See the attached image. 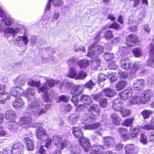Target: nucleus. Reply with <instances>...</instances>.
<instances>
[{
    "label": "nucleus",
    "mask_w": 154,
    "mask_h": 154,
    "mask_svg": "<svg viewBox=\"0 0 154 154\" xmlns=\"http://www.w3.org/2000/svg\"><path fill=\"white\" fill-rule=\"evenodd\" d=\"M137 39H126V43L128 46H133L137 42Z\"/></svg>",
    "instance_id": "obj_44"
},
{
    "label": "nucleus",
    "mask_w": 154,
    "mask_h": 154,
    "mask_svg": "<svg viewBox=\"0 0 154 154\" xmlns=\"http://www.w3.org/2000/svg\"><path fill=\"white\" fill-rule=\"evenodd\" d=\"M152 43L150 44V50L149 51L150 57L148 61V66L154 68V39Z\"/></svg>",
    "instance_id": "obj_7"
},
{
    "label": "nucleus",
    "mask_w": 154,
    "mask_h": 154,
    "mask_svg": "<svg viewBox=\"0 0 154 154\" xmlns=\"http://www.w3.org/2000/svg\"><path fill=\"white\" fill-rule=\"evenodd\" d=\"M133 52L134 56L136 57H139L142 54L141 50L138 48H134Z\"/></svg>",
    "instance_id": "obj_51"
},
{
    "label": "nucleus",
    "mask_w": 154,
    "mask_h": 154,
    "mask_svg": "<svg viewBox=\"0 0 154 154\" xmlns=\"http://www.w3.org/2000/svg\"><path fill=\"white\" fill-rule=\"evenodd\" d=\"M140 142L144 144H146L147 143V139L144 133H142L141 134L140 139Z\"/></svg>",
    "instance_id": "obj_59"
},
{
    "label": "nucleus",
    "mask_w": 154,
    "mask_h": 154,
    "mask_svg": "<svg viewBox=\"0 0 154 154\" xmlns=\"http://www.w3.org/2000/svg\"><path fill=\"white\" fill-rule=\"evenodd\" d=\"M32 121L31 118L29 116H25L22 117L20 120L21 126L25 128H28L32 125L33 127L37 128L35 131L36 135L38 139H40L43 141H48L46 143L45 147L48 149L51 146L52 140L48 139V136L46 134V130L41 127L42 123H35L32 124Z\"/></svg>",
    "instance_id": "obj_1"
},
{
    "label": "nucleus",
    "mask_w": 154,
    "mask_h": 154,
    "mask_svg": "<svg viewBox=\"0 0 154 154\" xmlns=\"http://www.w3.org/2000/svg\"><path fill=\"white\" fill-rule=\"evenodd\" d=\"M108 28H112L115 30H119L120 29L119 25L117 22H115L111 24L108 27Z\"/></svg>",
    "instance_id": "obj_49"
},
{
    "label": "nucleus",
    "mask_w": 154,
    "mask_h": 154,
    "mask_svg": "<svg viewBox=\"0 0 154 154\" xmlns=\"http://www.w3.org/2000/svg\"><path fill=\"white\" fill-rule=\"evenodd\" d=\"M127 84V82L126 81H120L116 83V88L117 91H120L123 89Z\"/></svg>",
    "instance_id": "obj_33"
},
{
    "label": "nucleus",
    "mask_w": 154,
    "mask_h": 154,
    "mask_svg": "<svg viewBox=\"0 0 154 154\" xmlns=\"http://www.w3.org/2000/svg\"><path fill=\"white\" fill-rule=\"evenodd\" d=\"M118 131L119 134L121 135V137L125 140L137 137L139 135L138 130L136 128H133L131 130V134H129L126 128H120L118 129Z\"/></svg>",
    "instance_id": "obj_4"
},
{
    "label": "nucleus",
    "mask_w": 154,
    "mask_h": 154,
    "mask_svg": "<svg viewBox=\"0 0 154 154\" xmlns=\"http://www.w3.org/2000/svg\"><path fill=\"white\" fill-rule=\"evenodd\" d=\"M120 111L123 117L129 116L130 113V111L129 109L125 108H122Z\"/></svg>",
    "instance_id": "obj_50"
},
{
    "label": "nucleus",
    "mask_w": 154,
    "mask_h": 154,
    "mask_svg": "<svg viewBox=\"0 0 154 154\" xmlns=\"http://www.w3.org/2000/svg\"><path fill=\"white\" fill-rule=\"evenodd\" d=\"M136 93L133 97L132 99L129 101V103H128V105L140 103H143V101L142 96L140 95L138 92H137Z\"/></svg>",
    "instance_id": "obj_8"
},
{
    "label": "nucleus",
    "mask_w": 154,
    "mask_h": 154,
    "mask_svg": "<svg viewBox=\"0 0 154 154\" xmlns=\"http://www.w3.org/2000/svg\"><path fill=\"white\" fill-rule=\"evenodd\" d=\"M108 78L107 75L104 73H100L97 79V82L100 84L101 82L105 80Z\"/></svg>",
    "instance_id": "obj_40"
},
{
    "label": "nucleus",
    "mask_w": 154,
    "mask_h": 154,
    "mask_svg": "<svg viewBox=\"0 0 154 154\" xmlns=\"http://www.w3.org/2000/svg\"><path fill=\"white\" fill-rule=\"evenodd\" d=\"M71 100L72 102L75 105H77L78 103V100L77 97L75 96H73Z\"/></svg>",
    "instance_id": "obj_63"
},
{
    "label": "nucleus",
    "mask_w": 154,
    "mask_h": 154,
    "mask_svg": "<svg viewBox=\"0 0 154 154\" xmlns=\"http://www.w3.org/2000/svg\"><path fill=\"white\" fill-rule=\"evenodd\" d=\"M24 90L20 87H14L10 90V94L12 96L16 97L21 95L24 92Z\"/></svg>",
    "instance_id": "obj_13"
},
{
    "label": "nucleus",
    "mask_w": 154,
    "mask_h": 154,
    "mask_svg": "<svg viewBox=\"0 0 154 154\" xmlns=\"http://www.w3.org/2000/svg\"><path fill=\"white\" fill-rule=\"evenodd\" d=\"M76 60L74 57H72L67 59L66 62L69 66H72L75 62Z\"/></svg>",
    "instance_id": "obj_54"
},
{
    "label": "nucleus",
    "mask_w": 154,
    "mask_h": 154,
    "mask_svg": "<svg viewBox=\"0 0 154 154\" xmlns=\"http://www.w3.org/2000/svg\"><path fill=\"white\" fill-rule=\"evenodd\" d=\"M24 147L22 143L15 142L11 147V152L13 154H23Z\"/></svg>",
    "instance_id": "obj_6"
},
{
    "label": "nucleus",
    "mask_w": 154,
    "mask_h": 154,
    "mask_svg": "<svg viewBox=\"0 0 154 154\" xmlns=\"http://www.w3.org/2000/svg\"><path fill=\"white\" fill-rule=\"evenodd\" d=\"M24 104L23 100L20 97L16 98L12 102L13 106L16 109L22 106Z\"/></svg>",
    "instance_id": "obj_27"
},
{
    "label": "nucleus",
    "mask_w": 154,
    "mask_h": 154,
    "mask_svg": "<svg viewBox=\"0 0 154 154\" xmlns=\"http://www.w3.org/2000/svg\"><path fill=\"white\" fill-rule=\"evenodd\" d=\"M77 64L81 69H85L89 65V61L87 60L82 59L77 61Z\"/></svg>",
    "instance_id": "obj_30"
},
{
    "label": "nucleus",
    "mask_w": 154,
    "mask_h": 154,
    "mask_svg": "<svg viewBox=\"0 0 154 154\" xmlns=\"http://www.w3.org/2000/svg\"><path fill=\"white\" fill-rule=\"evenodd\" d=\"M120 63L122 68L126 70H129L132 67V61L128 58H122Z\"/></svg>",
    "instance_id": "obj_11"
},
{
    "label": "nucleus",
    "mask_w": 154,
    "mask_h": 154,
    "mask_svg": "<svg viewBox=\"0 0 154 154\" xmlns=\"http://www.w3.org/2000/svg\"><path fill=\"white\" fill-rule=\"evenodd\" d=\"M80 100L87 104H90L92 102L91 98L90 96L84 95L81 96Z\"/></svg>",
    "instance_id": "obj_32"
},
{
    "label": "nucleus",
    "mask_w": 154,
    "mask_h": 154,
    "mask_svg": "<svg viewBox=\"0 0 154 154\" xmlns=\"http://www.w3.org/2000/svg\"><path fill=\"white\" fill-rule=\"evenodd\" d=\"M95 85V84L91 80H90L85 85V87L90 89H92Z\"/></svg>",
    "instance_id": "obj_57"
},
{
    "label": "nucleus",
    "mask_w": 154,
    "mask_h": 154,
    "mask_svg": "<svg viewBox=\"0 0 154 154\" xmlns=\"http://www.w3.org/2000/svg\"><path fill=\"white\" fill-rule=\"evenodd\" d=\"M134 145L129 144L126 145L125 150L126 154H137V151Z\"/></svg>",
    "instance_id": "obj_19"
},
{
    "label": "nucleus",
    "mask_w": 154,
    "mask_h": 154,
    "mask_svg": "<svg viewBox=\"0 0 154 154\" xmlns=\"http://www.w3.org/2000/svg\"><path fill=\"white\" fill-rule=\"evenodd\" d=\"M35 91L32 88H28L25 91V96L28 101L27 110L36 116H38L46 113L43 108L40 109L39 104L36 100L35 97Z\"/></svg>",
    "instance_id": "obj_2"
},
{
    "label": "nucleus",
    "mask_w": 154,
    "mask_h": 154,
    "mask_svg": "<svg viewBox=\"0 0 154 154\" xmlns=\"http://www.w3.org/2000/svg\"><path fill=\"white\" fill-rule=\"evenodd\" d=\"M44 78L46 82L42 84L41 87L38 88V90L39 93H42L45 90H49L50 88L54 87L55 84H58L59 83V81L58 80L49 79L45 77Z\"/></svg>",
    "instance_id": "obj_5"
},
{
    "label": "nucleus",
    "mask_w": 154,
    "mask_h": 154,
    "mask_svg": "<svg viewBox=\"0 0 154 154\" xmlns=\"http://www.w3.org/2000/svg\"><path fill=\"white\" fill-rule=\"evenodd\" d=\"M130 48L127 46H122L119 48L118 55L120 58H124L125 56L127 55L130 51Z\"/></svg>",
    "instance_id": "obj_16"
},
{
    "label": "nucleus",
    "mask_w": 154,
    "mask_h": 154,
    "mask_svg": "<svg viewBox=\"0 0 154 154\" xmlns=\"http://www.w3.org/2000/svg\"><path fill=\"white\" fill-rule=\"evenodd\" d=\"M8 134L7 132L2 128H0V137H8Z\"/></svg>",
    "instance_id": "obj_60"
},
{
    "label": "nucleus",
    "mask_w": 154,
    "mask_h": 154,
    "mask_svg": "<svg viewBox=\"0 0 154 154\" xmlns=\"http://www.w3.org/2000/svg\"><path fill=\"white\" fill-rule=\"evenodd\" d=\"M102 93L106 97H111L115 94L116 91L111 88H106L103 90Z\"/></svg>",
    "instance_id": "obj_28"
},
{
    "label": "nucleus",
    "mask_w": 154,
    "mask_h": 154,
    "mask_svg": "<svg viewBox=\"0 0 154 154\" xmlns=\"http://www.w3.org/2000/svg\"><path fill=\"white\" fill-rule=\"evenodd\" d=\"M139 63L138 62L135 63L133 64V68L134 70L133 71L134 73L136 72L137 70L139 68Z\"/></svg>",
    "instance_id": "obj_62"
},
{
    "label": "nucleus",
    "mask_w": 154,
    "mask_h": 154,
    "mask_svg": "<svg viewBox=\"0 0 154 154\" xmlns=\"http://www.w3.org/2000/svg\"><path fill=\"white\" fill-rule=\"evenodd\" d=\"M23 142L26 143V149L29 151L32 150L34 148V145L32 141L28 137H25L23 139Z\"/></svg>",
    "instance_id": "obj_25"
},
{
    "label": "nucleus",
    "mask_w": 154,
    "mask_h": 154,
    "mask_svg": "<svg viewBox=\"0 0 154 154\" xmlns=\"http://www.w3.org/2000/svg\"><path fill=\"white\" fill-rule=\"evenodd\" d=\"M79 139L80 145L84 148L85 151H88V149L90 147L89 140L88 139L84 138L83 136Z\"/></svg>",
    "instance_id": "obj_15"
},
{
    "label": "nucleus",
    "mask_w": 154,
    "mask_h": 154,
    "mask_svg": "<svg viewBox=\"0 0 154 154\" xmlns=\"http://www.w3.org/2000/svg\"><path fill=\"white\" fill-rule=\"evenodd\" d=\"M95 118V114L91 116L88 115L86 113L82 115L81 119V123L80 124L88 123L93 121Z\"/></svg>",
    "instance_id": "obj_14"
},
{
    "label": "nucleus",
    "mask_w": 154,
    "mask_h": 154,
    "mask_svg": "<svg viewBox=\"0 0 154 154\" xmlns=\"http://www.w3.org/2000/svg\"><path fill=\"white\" fill-rule=\"evenodd\" d=\"M71 108L72 107L70 104H66L63 106L62 110L64 112H68Z\"/></svg>",
    "instance_id": "obj_58"
},
{
    "label": "nucleus",
    "mask_w": 154,
    "mask_h": 154,
    "mask_svg": "<svg viewBox=\"0 0 154 154\" xmlns=\"http://www.w3.org/2000/svg\"><path fill=\"white\" fill-rule=\"evenodd\" d=\"M80 125L81 128L85 129L93 130L94 129L95 127L97 126L95 124H93L86 125V123L80 124Z\"/></svg>",
    "instance_id": "obj_38"
},
{
    "label": "nucleus",
    "mask_w": 154,
    "mask_h": 154,
    "mask_svg": "<svg viewBox=\"0 0 154 154\" xmlns=\"http://www.w3.org/2000/svg\"><path fill=\"white\" fill-rule=\"evenodd\" d=\"M132 90L131 89L125 90L119 94V98L121 100H126L129 99L132 95Z\"/></svg>",
    "instance_id": "obj_22"
},
{
    "label": "nucleus",
    "mask_w": 154,
    "mask_h": 154,
    "mask_svg": "<svg viewBox=\"0 0 154 154\" xmlns=\"http://www.w3.org/2000/svg\"><path fill=\"white\" fill-rule=\"evenodd\" d=\"M144 85V80L142 79H137L133 82V88L135 91L142 90Z\"/></svg>",
    "instance_id": "obj_9"
},
{
    "label": "nucleus",
    "mask_w": 154,
    "mask_h": 154,
    "mask_svg": "<svg viewBox=\"0 0 154 154\" xmlns=\"http://www.w3.org/2000/svg\"><path fill=\"white\" fill-rule=\"evenodd\" d=\"M152 95V92L150 90H147L144 91L142 94V97L143 100V103H147L150 100Z\"/></svg>",
    "instance_id": "obj_24"
},
{
    "label": "nucleus",
    "mask_w": 154,
    "mask_h": 154,
    "mask_svg": "<svg viewBox=\"0 0 154 154\" xmlns=\"http://www.w3.org/2000/svg\"><path fill=\"white\" fill-rule=\"evenodd\" d=\"M25 82V80L22 76H19L14 81V82L15 84L22 85H24Z\"/></svg>",
    "instance_id": "obj_39"
},
{
    "label": "nucleus",
    "mask_w": 154,
    "mask_h": 154,
    "mask_svg": "<svg viewBox=\"0 0 154 154\" xmlns=\"http://www.w3.org/2000/svg\"><path fill=\"white\" fill-rule=\"evenodd\" d=\"M11 97V94L5 92L4 94L0 95V103L3 104L5 101L9 99Z\"/></svg>",
    "instance_id": "obj_34"
},
{
    "label": "nucleus",
    "mask_w": 154,
    "mask_h": 154,
    "mask_svg": "<svg viewBox=\"0 0 154 154\" xmlns=\"http://www.w3.org/2000/svg\"><path fill=\"white\" fill-rule=\"evenodd\" d=\"M51 1L54 7H60L63 4V0H51Z\"/></svg>",
    "instance_id": "obj_47"
},
{
    "label": "nucleus",
    "mask_w": 154,
    "mask_h": 154,
    "mask_svg": "<svg viewBox=\"0 0 154 154\" xmlns=\"http://www.w3.org/2000/svg\"><path fill=\"white\" fill-rule=\"evenodd\" d=\"M96 43L94 44L88 48L87 56L92 59L91 61V68L95 70L100 66V61L97 57V55L102 53L103 51V47L100 45H97Z\"/></svg>",
    "instance_id": "obj_3"
},
{
    "label": "nucleus",
    "mask_w": 154,
    "mask_h": 154,
    "mask_svg": "<svg viewBox=\"0 0 154 154\" xmlns=\"http://www.w3.org/2000/svg\"><path fill=\"white\" fill-rule=\"evenodd\" d=\"M28 84L32 87H38L41 84L40 81L36 82L32 79H29L27 82Z\"/></svg>",
    "instance_id": "obj_42"
},
{
    "label": "nucleus",
    "mask_w": 154,
    "mask_h": 154,
    "mask_svg": "<svg viewBox=\"0 0 154 154\" xmlns=\"http://www.w3.org/2000/svg\"><path fill=\"white\" fill-rule=\"evenodd\" d=\"M5 23L7 26H11V20L9 18H7L5 20Z\"/></svg>",
    "instance_id": "obj_64"
},
{
    "label": "nucleus",
    "mask_w": 154,
    "mask_h": 154,
    "mask_svg": "<svg viewBox=\"0 0 154 154\" xmlns=\"http://www.w3.org/2000/svg\"><path fill=\"white\" fill-rule=\"evenodd\" d=\"M152 112L150 110H145L143 111L141 113L144 119L149 118L150 114H152Z\"/></svg>",
    "instance_id": "obj_45"
},
{
    "label": "nucleus",
    "mask_w": 154,
    "mask_h": 154,
    "mask_svg": "<svg viewBox=\"0 0 154 154\" xmlns=\"http://www.w3.org/2000/svg\"><path fill=\"white\" fill-rule=\"evenodd\" d=\"M109 79H110L111 81L112 82H114L116 81L117 79V77L116 74L112 73L111 76H109Z\"/></svg>",
    "instance_id": "obj_61"
},
{
    "label": "nucleus",
    "mask_w": 154,
    "mask_h": 154,
    "mask_svg": "<svg viewBox=\"0 0 154 154\" xmlns=\"http://www.w3.org/2000/svg\"><path fill=\"white\" fill-rule=\"evenodd\" d=\"M82 85H74L71 89L70 93L71 94L75 96L80 95L82 91Z\"/></svg>",
    "instance_id": "obj_17"
},
{
    "label": "nucleus",
    "mask_w": 154,
    "mask_h": 154,
    "mask_svg": "<svg viewBox=\"0 0 154 154\" xmlns=\"http://www.w3.org/2000/svg\"><path fill=\"white\" fill-rule=\"evenodd\" d=\"M77 75V71L75 68L73 67L69 68L67 76L70 78H75L76 79V78Z\"/></svg>",
    "instance_id": "obj_31"
},
{
    "label": "nucleus",
    "mask_w": 154,
    "mask_h": 154,
    "mask_svg": "<svg viewBox=\"0 0 154 154\" xmlns=\"http://www.w3.org/2000/svg\"><path fill=\"white\" fill-rule=\"evenodd\" d=\"M108 67L110 69H115L118 68V66L116 63V61H113L109 64Z\"/></svg>",
    "instance_id": "obj_56"
},
{
    "label": "nucleus",
    "mask_w": 154,
    "mask_h": 154,
    "mask_svg": "<svg viewBox=\"0 0 154 154\" xmlns=\"http://www.w3.org/2000/svg\"><path fill=\"white\" fill-rule=\"evenodd\" d=\"M7 128L11 132H14L18 128L19 126L18 124L15 120L11 121V122H8L6 123Z\"/></svg>",
    "instance_id": "obj_18"
},
{
    "label": "nucleus",
    "mask_w": 154,
    "mask_h": 154,
    "mask_svg": "<svg viewBox=\"0 0 154 154\" xmlns=\"http://www.w3.org/2000/svg\"><path fill=\"white\" fill-rule=\"evenodd\" d=\"M59 99L63 102H68L70 99V97L65 95H61L59 97Z\"/></svg>",
    "instance_id": "obj_55"
},
{
    "label": "nucleus",
    "mask_w": 154,
    "mask_h": 154,
    "mask_svg": "<svg viewBox=\"0 0 154 154\" xmlns=\"http://www.w3.org/2000/svg\"><path fill=\"white\" fill-rule=\"evenodd\" d=\"M81 128L79 124L78 127H72V133L74 137L78 138L79 139L80 137H82L83 134L82 132Z\"/></svg>",
    "instance_id": "obj_21"
},
{
    "label": "nucleus",
    "mask_w": 154,
    "mask_h": 154,
    "mask_svg": "<svg viewBox=\"0 0 154 154\" xmlns=\"http://www.w3.org/2000/svg\"><path fill=\"white\" fill-rule=\"evenodd\" d=\"M99 109L100 108L98 105L96 104H94L89 107L88 110L90 112L92 113V115L95 114L96 117V116L99 115L98 113L99 112Z\"/></svg>",
    "instance_id": "obj_29"
},
{
    "label": "nucleus",
    "mask_w": 154,
    "mask_h": 154,
    "mask_svg": "<svg viewBox=\"0 0 154 154\" xmlns=\"http://www.w3.org/2000/svg\"><path fill=\"white\" fill-rule=\"evenodd\" d=\"M104 38H112L114 36L112 31L110 30H109L106 31L104 35Z\"/></svg>",
    "instance_id": "obj_52"
},
{
    "label": "nucleus",
    "mask_w": 154,
    "mask_h": 154,
    "mask_svg": "<svg viewBox=\"0 0 154 154\" xmlns=\"http://www.w3.org/2000/svg\"><path fill=\"white\" fill-rule=\"evenodd\" d=\"M69 122L71 124H74L79 119V115L76 113L71 114L69 117Z\"/></svg>",
    "instance_id": "obj_35"
},
{
    "label": "nucleus",
    "mask_w": 154,
    "mask_h": 154,
    "mask_svg": "<svg viewBox=\"0 0 154 154\" xmlns=\"http://www.w3.org/2000/svg\"><path fill=\"white\" fill-rule=\"evenodd\" d=\"M42 92L44 93L42 96L43 100L46 103L50 102L51 100L49 97L48 92L46 90Z\"/></svg>",
    "instance_id": "obj_48"
},
{
    "label": "nucleus",
    "mask_w": 154,
    "mask_h": 154,
    "mask_svg": "<svg viewBox=\"0 0 154 154\" xmlns=\"http://www.w3.org/2000/svg\"><path fill=\"white\" fill-rule=\"evenodd\" d=\"M87 73L82 70H80L77 75L76 78V79H85L87 76Z\"/></svg>",
    "instance_id": "obj_46"
},
{
    "label": "nucleus",
    "mask_w": 154,
    "mask_h": 154,
    "mask_svg": "<svg viewBox=\"0 0 154 154\" xmlns=\"http://www.w3.org/2000/svg\"><path fill=\"white\" fill-rule=\"evenodd\" d=\"M142 128L143 130H150L154 129V126H153V125L151 124V122H150V123L145 124L142 126Z\"/></svg>",
    "instance_id": "obj_53"
},
{
    "label": "nucleus",
    "mask_w": 154,
    "mask_h": 154,
    "mask_svg": "<svg viewBox=\"0 0 154 154\" xmlns=\"http://www.w3.org/2000/svg\"><path fill=\"white\" fill-rule=\"evenodd\" d=\"M104 59L107 61L112 60L114 57V55L112 53L106 52L103 54Z\"/></svg>",
    "instance_id": "obj_41"
},
{
    "label": "nucleus",
    "mask_w": 154,
    "mask_h": 154,
    "mask_svg": "<svg viewBox=\"0 0 154 154\" xmlns=\"http://www.w3.org/2000/svg\"><path fill=\"white\" fill-rule=\"evenodd\" d=\"M93 98L96 101H98L99 102L100 106L104 108L106 107L107 104V100L105 99H102V94H99L94 95Z\"/></svg>",
    "instance_id": "obj_10"
},
{
    "label": "nucleus",
    "mask_w": 154,
    "mask_h": 154,
    "mask_svg": "<svg viewBox=\"0 0 154 154\" xmlns=\"http://www.w3.org/2000/svg\"><path fill=\"white\" fill-rule=\"evenodd\" d=\"M111 117L112 119V122L114 124L117 125L119 124L121 119L115 113L112 114L111 116Z\"/></svg>",
    "instance_id": "obj_37"
},
{
    "label": "nucleus",
    "mask_w": 154,
    "mask_h": 154,
    "mask_svg": "<svg viewBox=\"0 0 154 154\" xmlns=\"http://www.w3.org/2000/svg\"><path fill=\"white\" fill-rule=\"evenodd\" d=\"M95 125H97L94 129V132L100 136H102L103 132V130L101 127L100 124L95 123Z\"/></svg>",
    "instance_id": "obj_36"
},
{
    "label": "nucleus",
    "mask_w": 154,
    "mask_h": 154,
    "mask_svg": "<svg viewBox=\"0 0 154 154\" xmlns=\"http://www.w3.org/2000/svg\"><path fill=\"white\" fill-rule=\"evenodd\" d=\"M112 102V107L115 110L118 111H120L121 110L123 103L122 100L118 98L113 100Z\"/></svg>",
    "instance_id": "obj_12"
},
{
    "label": "nucleus",
    "mask_w": 154,
    "mask_h": 154,
    "mask_svg": "<svg viewBox=\"0 0 154 154\" xmlns=\"http://www.w3.org/2000/svg\"><path fill=\"white\" fill-rule=\"evenodd\" d=\"M91 149L92 152L90 154H102L104 149L103 146L94 145L92 146Z\"/></svg>",
    "instance_id": "obj_20"
},
{
    "label": "nucleus",
    "mask_w": 154,
    "mask_h": 154,
    "mask_svg": "<svg viewBox=\"0 0 154 154\" xmlns=\"http://www.w3.org/2000/svg\"><path fill=\"white\" fill-rule=\"evenodd\" d=\"M16 116L15 113L11 110H9L7 111L5 114V118L8 122H11V121L14 120V119Z\"/></svg>",
    "instance_id": "obj_23"
},
{
    "label": "nucleus",
    "mask_w": 154,
    "mask_h": 154,
    "mask_svg": "<svg viewBox=\"0 0 154 154\" xmlns=\"http://www.w3.org/2000/svg\"><path fill=\"white\" fill-rule=\"evenodd\" d=\"M134 120V119L132 118H128L125 120L123 123L124 125L127 127H131Z\"/></svg>",
    "instance_id": "obj_43"
},
{
    "label": "nucleus",
    "mask_w": 154,
    "mask_h": 154,
    "mask_svg": "<svg viewBox=\"0 0 154 154\" xmlns=\"http://www.w3.org/2000/svg\"><path fill=\"white\" fill-rule=\"evenodd\" d=\"M105 143L109 147H111L115 144V140L113 137H105L103 138Z\"/></svg>",
    "instance_id": "obj_26"
}]
</instances>
